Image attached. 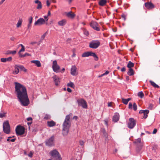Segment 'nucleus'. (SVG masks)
Masks as SVG:
<instances>
[{
    "instance_id": "f257e3e1",
    "label": "nucleus",
    "mask_w": 160,
    "mask_h": 160,
    "mask_svg": "<svg viewBox=\"0 0 160 160\" xmlns=\"http://www.w3.org/2000/svg\"><path fill=\"white\" fill-rule=\"evenodd\" d=\"M14 84L15 93L18 101L23 106H28L29 104V100L26 87L18 82H15Z\"/></svg>"
},
{
    "instance_id": "f03ea898",
    "label": "nucleus",
    "mask_w": 160,
    "mask_h": 160,
    "mask_svg": "<svg viewBox=\"0 0 160 160\" xmlns=\"http://www.w3.org/2000/svg\"><path fill=\"white\" fill-rule=\"evenodd\" d=\"M72 116V114L71 113L67 115L63 122L62 124V134L64 136L67 135L68 133L71 125L70 118Z\"/></svg>"
},
{
    "instance_id": "7ed1b4c3",
    "label": "nucleus",
    "mask_w": 160,
    "mask_h": 160,
    "mask_svg": "<svg viewBox=\"0 0 160 160\" xmlns=\"http://www.w3.org/2000/svg\"><path fill=\"white\" fill-rule=\"evenodd\" d=\"M49 154L51 156L52 158H54V160H61L62 159L58 152L56 149L51 151Z\"/></svg>"
},
{
    "instance_id": "20e7f679",
    "label": "nucleus",
    "mask_w": 160,
    "mask_h": 160,
    "mask_svg": "<svg viewBox=\"0 0 160 160\" xmlns=\"http://www.w3.org/2000/svg\"><path fill=\"white\" fill-rule=\"evenodd\" d=\"M89 56H92L94 58V60L95 61H98V58L94 52H87L83 53L82 55V57H88Z\"/></svg>"
},
{
    "instance_id": "39448f33",
    "label": "nucleus",
    "mask_w": 160,
    "mask_h": 160,
    "mask_svg": "<svg viewBox=\"0 0 160 160\" xmlns=\"http://www.w3.org/2000/svg\"><path fill=\"white\" fill-rule=\"evenodd\" d=\"M16 134L18 135H23L25 132L24 128L21 126H18L15 129Z\"/></svg>"
},
{
    "instance_id": "423d86ee",
    "label": "nucleus",
    "mask_w": 160,
    "mask_h": 160,
    "mask_svg": "<svg viewBox=\"0 0 160 160\" xmlns=\"http://www.w3.org/2000/svg\"><path fill=\"white\" fill-rule=\"evenodd\" d=\"M3 130L6 134H9L10 132V125L8 121L4 122L3 124Z\"/></svg>"
},
{
    "instance_id": "0eeeda50",
    "label": "nucleus",
    "mask_w": 160,
    "mask_h": 160,
    "mask_svg": "<svg viewBox=\"0 0 160 160\" xmlns=\"http://www.w3.org/2000/svg\"><path fill=\"white\" fill-rule=\"evenodd\" d=\"M52 68L53 71L57 73L60 72V67L58 64L56 60L53 62Z\"/></svg>"
},
{
    "instance_id": "6e6552de",
    "label": "nucleus",
    "mask_w": 160,
    "mask_h": 160,
    "mask_svg": "<svg viewBox=\"0 0 160 160\" xmlns=\"http://www.w3.org/2000/svg\"><path fill=\"white\" fill-rule=\"evenodd\" d=\"M100 45V42L98 41H93L90 43L89 46L91 48H97Z\"/></svg>"
},
{
    "instance_id": "1a4fd4ad",
    "label": "nucleus",
    "mask_w": 160,
    "mask_h": 160,
    "mask_svg": "<svg viewBox=\"0 0 160 160\" xmlns=\"http://www.w3.org/2000/svg\"><path fill=\"white\" fill-rule=\"evenodd\" d=\"M78 105L81 106L84 108H87V103L83 99H80L77 100Z\"/></svg>"
},
{
    "instance_id": "9d476101",
    "label": "nucleus",
    "mask_w": 160,
    "mask_h": 160,
    "mask_svg": "<svg viewBox=\"0 0 160 160\" xmlns=\"http://www.w3.org/2000/svg\"><path fill=\"white\" fill-rule=\"evenodd\" d=\"M136 125L135 120L132 118H130L129 119V121L128 123V127L130 129L133 128Z\"/></svg>"
},
{
    "instance_id": "9b49d317",
    "label": "nucleus",
    "mask_w": 160,
    "mask_h": 160,
    "mask_svg": "<svg viewBox=\"0 0 160 160\" xmlns=\"http://www.w3.org/2000/svg\"><path fill=\"white\" fill-rule=\"evenodd\" d=\"M90 26L94 29L97 31H99L100 29L99 28V25L96 22L92 21L90 24Z\"/></svg>"
},
{
    "instance_id": "f8f14e48",
    "label": "nucleus",
    "mask_w": 160,
    "mask_h": 160,
    "mask_svg": "<svg viewBox=\"0 0 160 160\" xmlns=\"http://www.w3.org/2000/svg\"><path fill=\"white\" fill-rule=\"evenodd\" d=\"M45 22V21L43 18H40L35 22L34 24L35 26H40L44 24Z\"/></svg>"
},
{
    "instance_id": "ddd939ff",
    "label": "nucleus",
    "mask_w": 160,
    "mask_h": 160,
    "mask_svg": "<svg viewBox=\"0 0 160 160\" xmlns=\"http://www.w3.org/2000/svg\"><path fill=\"white\" fill-rule=\"evenodd\" d=\"M71 74L73 76H76L78 74L77 68L75 66H72L71 69Z\"/></svg>"
},
{
    "instance_id": "4468645a",
    "label": "nucleus",
    "mask_w": 160,
    "mask_h": 160,
    "mask_svg": "<svg viewBox=\"0 0 160 160\" xmlns=\"http://www.w3.org/2000/svg\"><path fill=\"white\" fill-rule=\"evenodd\" d=\"M56 86H58L60 83V79L57 75H54L52 77Z\"/></svg>"
},
{
    "instance_id": "2eb2a0df",
    "label": "nucleus",
    "mask_w": 160,
    "mask_h": 160,
    "mask_svg": "<svg viewBox=\"0 0 160 160\" xmlns=\"http://www.w3.org/2000/svg\"><path fill=\"white\" fill-rule=\"evenodd\" d=\"M144 4L145 7L148 9H151L154 8V5L151 2H147Z\"/></svg>"
},
{
    "instance_id": "dca6fc26",
    "label": "nucleus",
    "mask_w": 160,
    "mask_h": 160,
    "mask_svg": "<svg viewBox=\"0 0 160 160\" xmlns=\"http://www.w3.org/2000/svg\"><path fill=\"white\" fill-rule=\"evenodd\" d=\"M149 112V111L148 110H141L139 112V113L142 114L143 115V118H146L148 117V114Z\"/></svg>"
},
{
    "instance_id": "f3484780",
    "label": "nucleus",
    "mask_w": 160,
    "mask_h": 160,
    "mask_svg": "<svg viewBox=\"0 0 160 160\" xmlns=\"http://www.w3.org/2000/svg\"><path fill=\"white\" fill-rule=\"evenodd\" d=\"M54 139L53 137H51L49 139L46 141V144L49 146L52 145L53 143Z\"/></svg>"
},
{
    "instance_id": "a211bd4d",
    "label": "nucleus",
    "mask_w": 160,
    "mask_h": 160,
    "mask_svg": "<svg viewBox=\"0 0 160 160\" xmlns=\"http://www.w3.org/2000/svg\"><path fill=\"white\" fill-rule=\"evenodd\" d=\"M66 14L67 17L71 19L74 18L76 16L75 14L72 12H66Z\"/></svg>"
},
{
    "instance_id": "6ab92c4d",
    "label": "nucleus",
    "mask_w": 160,
    "mask_h": 160,
    "mask_svg": "<svg viewBox=\"0 0 160 160\" xmlns=\"http://www.w3.org/2000/svg\"><path fill=\"white\" fill-rule=\"evenodd\" d=\"M119 115L118 113H116L113 117V121L114 122H116L118 121L119 119Z\"/></svg>"
},
{
    "instance_id": "aec40b11",
    "label": "nucleus",
    "mask_w": 160,
    "mask_h": 160,
    "mask_svg": "<svg viewBox=\"0 0 160 160\" xmlns=\"http://www.w3.org/2000/svg\"><path fill=\"white\" fill-rule=\"evenodd\" d=\"M12 59V58L11 57H9L8 58H1V61L3 62H5L7 61H10Z\"/></svg>"
},
{
    "instance_id": "412c9836",
    "label": "nucleus",
    "mask_w": 160,
    "mask_h": 160,
    "mask_svg": "<svg viewBox=\"0 0 160 160\" xmlns=\"http://www.w3.org/2000/svg\"><path fill=\"white\" fill-rule=\"evenodd\" d=\"M67 23V20L65 19H62L58 22V24L60 26L65 25Z\"/></svg>"
},
{
    "instance_id": "4be33fe9",
    "label": "nucleus",
    "mask_w": 160,
    "mask_h": 160,
    "mask_svg": "<svg viewBox=\"0 0 160 160\" xmlns=\"http://www.w3.org/2000/svg\"><path fill=\"white\" fill-rule=\"evenodd\" d=\"M31 62L35 64L37 67H40L41 66L40 61L38 60H32L31 61Z\"/></svg>"
},
{
    "instance_id": "5701e85b",
    "label": "nucleus",
    "mask_w": 160,
    "mask_h": 160,
    "mask_svg": "<svg viewBox=\"0 0 160 160\" xmlns=\"http://www.w3.org/2000/svg\"><path fill=\"white\" fill-rule=\"evenodd\" d=\"M107 2V0H99L98 2V3L100 6H103L106 4Z\"/></svg>"
},
{
    "instance_id": "b1692460",
    "label": "nucleus",
    "mask_w": 160,
    "mask_h": 160,
    "mask_svg": "<svg viewBox=\"0 0 160 160\" xmlns=\"http://www.w3.org/2000/svg\"><path fill=\"white\" fill-rule=\"evenodd\" d=\"M55 125L56 122L52 120L47 122V125L49 127H52Z\"/></svg>"
},
{
    "instance_id": "393cba45",
    "label": "nucleus",
    "mask_w": 160,
    "mask_h": 160,
    "mask_svg": "<svg viewBox=\"0 0 160 160\" xmlns=\"http://www.w3.org/2000/svg\"><path fill=\"white\" fill-rule=\"evenodd\" d=\"M36 3L38 4V6L37 7V9H41L42 8V5L40 1L38 0H36L35 1Z\"/></svg>"
},
{
    "instance_id": "a878e982",
    "label": "nucleus",
    "mask_w": 160,
    "mask_h": 160,
    "mask_svg": "<svg viewBox=\"0 0 160 160\" xmlns=\"http://www.w3.org/2000/svg\"><path fill=\"white\" fill-rule=\"evenodd\" d=\"M19 68L18 67V65H15L14 67V69L13 71V73L14 74H17L19 72Z\"/></svg>"
},
{
    "instance_id": "bb28decb",
    "label": "nucleus",
    "mask_w": 160,
    "mask_h": 160,
    "mask_svg": "<svg viewBox=\"0 0 160 160\" xmlns=\"http://www.w3.org/2000/svg\"><path fill=\"white\" fill-rule=\"evenodd\" d=\"M149 82L151 85L155 88H159V86L156 84L154 82L151 80H150L149 81Z\"/></svg>"
},
{
    "instance_id": "cd10ccee",
    "label": "nucleus",
    "mask_w": 160,
    "mask_h": 160,
    "mask_svg": "<svg viewBox=\"0 0 160 160\" xmlns=\"http://www.w3.org/2000/svg\"><path fill=\"white\" fill-rule=\"evenodd\" d=\"M131 100V99L130 98H128L127 99L122 98V102L125 104H127L128 102Z\"/></svg>"
},
{
    "instance_id": "c85d7f7f",
    "label": "nucleus",
    "mask_w": 160,
    "mask_h": 160,
    "mask_svg": "<svg viewBox=\"0 0 160 160\" xmlns=\"http://www.w3.org/2000/svg\"><path fill=\"white\" fill-rule=\"evenodd\" d=\"M22 19H19L18 21L17 24V28H19V27H20L22 25Z\"/></svg>"
},
{
    "instance_id": "c756f323",
    "label": "nucleus",
    "mask_w": 160,
    "mask_h": 160,
    "mask_svg": "<svg viewBox=\"0 0 160 160\" xmlns=\"http://www.w3.org/2000/svg\"><path fill=\"white\" fill-rule=\"evenodd\" d=\"M134 63L131 61H129L128 65L127 67L129 68H131L133 67Z\"/></svg>"
},
{
    "instance_id": "7c9ffc66",
    "label": "nucleus",
    "mask_w": 160,
    "mask_h": 160,
    "mask_svg": "<svg viewBox=\"0 0 160 160\" xmlns=\"http://www.w3.org/2000/svg\"><path fill=\"white\" fill-rule=\"evenodd\" d=\"M128 74L130 76L133 75L134 74V71L133 69L132 68L129 69V70L128 72Z\"/></svg>"
},
{
    "instance_id": "2f4dec72",
    "label": "nucleus",
    "mask_w": 160,
    "mask_h": 160,
    "mask_svg": "<svg viewBox=\"0 0 160 160\" xmlns=\"http://www.w3.org/2000/svg\"><path fill=\"white\" fill-rule=\"evenodd\" d=\"M19 68L22 71H23L25 72L27 71V70L23 67V66L21 65H18Z\"/></svg>"
},
{
    "instance_id": "473e14b6",
    "label": "nucleus",
    "mask_w": 160,
    "mask_h": 160,
    "mask_svg": "<svg viewBox=\"0 0 160 160\" xmlns=\"http://www.w3.org/2000/svg\"><path fill=\"white\" fill-rule=\"evenodd\" d=\"M19 46H21L22 47V48L20 50L19 52V54H21L20 53L22 52H24L25 51V48L24 46L22 44H20Z\"/></svg>"
},
{
    "instance_id": "72a5a7b5",
    "label": "nucleus",
    "mask_w": 160,
    "mask_h": 160,
    "mask_svg": "<svg viewBox=\"0 0 160 160\" xmlns=\"http://www.w3.org/2000/svg\"><path fill=\"white\" fill-rule=\"evenodd\" d=\"M138 96L140 98H143L144 96V94L143 92L141 91L139 92L138 94Z\"/></svg>"
},
{
    "instance_id": "f704fd0d",
    "label": "nucleus",
    "mask_w": 160,
    "mask_h": 160,
    "mask_svg": "<svg viewBox=\"0 0 160 160\" xmlns=\"http://www.w3.org/2000/svg\"><path fill=\"white\" fill-rule=\"evenodd\" d=\"M51 116L49 115L46 114L45 115V116L44 117V119L46 120H48L50 119Z\"/></svg>"
},
{
    "instance_id": "c9c22d12",
    "label": "nucleus",
    "mask_w": 160,
    "mask_h": 160,
    "mask_svg": "<svg viewBox=\"0 0 160 160\" xmlns=\"http://www.w3.org/2000/svg\"><path fill=\"white\" fill-rule=\"evenodd\" d=\"M48 34V32H46L44 34H43L41 37V40H43L45 36Z\"/></svg>"
},
{
    "instance_id": "e433bc0d",
    "label": "nucleus",
    "mask_w": 160,
    "mask_h": 160,
    "mask_svg": "<svg viewBox=\"0 0 160 160\" xmlns=\"http://www.w3.org/2000/svg\"><path fill=\"white\" fill-rule=\"evenodd\" d=\"M67 86H68L70 87L71 88H74V84L73 82H70V83H68L67 84Z\"/></svg>"
},
{
    "instance_id": "4c0bfd02",
    "label": "nucleus",
    "mask_w": 160,
    "mask_h": 160,
    "mask_svg": "<svg viewBox=\"0 0 160 160\" xmlns=\"http://www.w3.org/2000/svg\"><path fill=\"white\" fill-rule=\"evenodd\" d=\"M16 53V51H8V54H15Z\"/></svg>"
},
{
    "instance_id": "58836bf2",
    "label": "nucleus",
    "mask_w": 160,
    "mask_h": 160,
    "mask_svg": "<svg viewBox=\"0 0 160 160\" xmlns=\"http://www.w3.org/2000/svg\"><path fill=\"white\" fill-rule=\"evenodd\" d=\"M30 55V54L27 53H26L24 54H20V56L21 57H25L26 56H29Z\"/></svg>"
},
{
    "instance_id": "ea45409f",
    "label": "nucleus",
    "mask_w": 160,
    "mask_h": 160,
    "mask_svg": "<svg viewBox=\"0 0 160 160\" xmlns=\"http://www.w3.org/2000/svg\"><path fill=\"white\" fill-rule=\"evenodd\" d=\"M133 108L134 111H136L137 109V106L135 103H134L133 105Z\"/></svg>"
},
{
    "instance_id": "a19ab883",
    "label": "nucleus",
    "mask_w": 160,
    "mask_h": 160,
    "mask_svg": "<svg viewBox=\"0 0 160 160\" xmlns=\"http://www.w3.org/2000/svg\"><path fill=\"white\" fill-rule=\"evenodd\" d=\"M33 18L32 17H30L28 19L29 23L32 24V22Z\"/></svg>"
},
{
    "instance_id": "79ce46f5",
    "label": "nucleus",
    "mask_w": 160,
    "mask_h": 160,
    "mask_svg": "<svg viewBox=\"0 0 160 160\" xmlns=\"http://www.w3.org/2000/svg\"><path fill=\"white\" fill-rule=\"evenodd\" d=\"M141 141V139L140 138H139L137 139L135 141V142L136 143H140Z\"/></svg>"
},
{
    "instance_id": "37998d69",
    "label": "nucleus",
    "mask_w": 160,
    "mask_h": 160,
    "mask_svg": "<svg viewBox=\"0 0 160 160\" xmlns=\"http://www.w3.org/2000/svg\"><path fill=\"white\" fill-rule=\"evenodd\" d=\"M84 142L82 140H81L79 141V143L81 146L84 145Z\"/></svg>"
},
{
    "instance_id": "c03bdc74",
    "label": "nucleus",
    "mask_w": 160,
    "mask_h": 160,
    "mask_svg": "<svg viewBox=\"0 0 160 160\" xmlns=\"http://www.w3.org/2000/svg\"><path fill=\"white\" fill-rule=\"evenodd\" d=\"M121 17L123 18L124 21H125L126 19V15L124 14H122V15Z\"/></svg>"
},
{
    "instance_id": "a18cd8bd",
    "label": "nucleus",
    "mask_w": 160,
    "mask_h": 160,
    "mask_svg": "<svg viewBox=\"0 0 160 160\" xmlns=\"http://www.w3.org/2000/svg\"><path fill=\"white\" fill-rule=\"evenodd\" d=\"M33 154V153L32 152H30L28 154V156L30 157H32Z\"/></svg>"
},
{
    "instance_id": "49530a36",
    "label": "nucleus",
    "mask_w": 160,
    "mask_h": 160,
    "mask_svg": "<svg viewBox=\"0 0 160 160\" xmlns=\"http://www.w3.org/2000/svg\"><path fill=\"white\" fill-rule=\"evenodd\" d=\"M27 119L28 121H30L31 122H32V118L31 117H29L27 118Z\"/></svg>"
},
{
    "instance_id": "de8ad7c7",
    "label": "nucleus",
    "mask_w": 160,
    "mask_h": 160,
    "mask_svg": "<svg viewBox=\"0 0 160 160\" xmlns=\"http://www.w3.org/2000/svg\"><path fill=\"white\" fill-rule=\"evenodd\" d=\"M105 124L107 126L108 125V119H106L104 121Z\"/></svg>"
},
{
    "instance_id": "09e8293b",
    "label": "nucleus",
    "mask_w": 160,
    "mask_h": 160,
    "mask_svg": "<svg viewBox=\"0 0 160 160\" xmlns=\"http://www.w3.org/2000/svg\"><path fill=\"white\" fill-rule=\"evenodd\" d=\"M109 73V72L107 71L104 73L102 74V76H104L108 74Z\"/></svg>"
},
{
    "instance_id": "8fccbe9b",
    "label": "nucleus",
    "mask_w": 160,
    "mask_h": 160,
    "mask_svg": "<svg viewBox=\"0 0 160 160\" xmlns=\"http://www.w3.org/2000/svg\"><path fill=\"white\" fill-rule=\"evenodd\" d=\"M47 5L48 6H49L50 4V3L49 0H47Z\"/></svg>"
},
{
    "instance_id": "3c124183",
    "label": "nucleus",
    "mask_w": 160,
    "mask_h": 160,
    "mask_svg": "<svg viewBox=\"0 0 160 160\" xmlns=\"http://www.w3.org/2000/svg\"><path fill=\"white\" fill-rule=\"evenodd\" d=\"M48 15L47 16H44V18H45L44 20H45V22L47 21L48 20Z\"/></svg>"
},
{
    "instance_id": "603ef678",
    "label": "nucleus",
    "mask_w": 160,
    "mask_h": 160,
    "mask_svg": "<svg viewBox=\"0 0 160 160\" xmlns=\"http://www.w3.org/2000/svg\"><path fill=\"white\" fill-rule=\"evenodd\" d=\"M157 131V129H156V128H155L154 129L153 131V132H152V133L153 134H155L156 133Z\"/></svg>"
},
{
    "instance_id": "864d4df0",
    "label": "nucleus",
    "mask_w": 160,
    "mask_h": 160,
    "mask_svg": "<svg viewBox=\"0 0 160 160\" xmlns=\"http://www.w3.org/2000/svg\"><path fill=\"white\" fill-rule=\"evenodd\" d=\"M37 43V42H31L30 43V44L31 45H34L35 44H36Z\"/></svg>"
},
{
    "instance_id": "5fc2aeb1",
    "label": "nucleus",
    "mask_w": 160,
    "mask_h": 160,
    "mask_svg": "<svg viewBox=\"0 0 160 160\" xmlns=\"http://www.w3.org/2000/svg\"><path fill=\"white\" fill-rule=\"evenodd\" d=\"M4 113H0V117L2 118L5 116Z\"/></svg>"
},
{
    "instance_id": "6e6d98bb",
    "label": "nucleus",
    "mask_w": 160,
    "mask_h": 160,
    "mask_svg": "<svg viewBox=\"0 0 160 160\" xmlns=\"http://www.w3.org/2000/svg\"><path fill=\"white\" fill-rule=\"evenodd\" d=\"M84 33L86 35H88L89 34V33L88 31H85L84 32Z\"/></svg>"
},
{
    "instance_id": "4d7b16f0",
    "label": "nucleus",
    "mask_w": 160,
    "mask_h": 160,
    "mask_svg": "<svg viewBox=\"0 0 160 160\" xmlns=\"http://www.w3.org/2000/svg\"><path fill=\"white\" fill-rule=\"evenodd\" d=\"M132 104L130 103H129V105H128V107H129V108H132Z\"/></svg>"
},
{
    "instance_id": "13d9d810",
    "label": "nucleus",
    "mask_w": 160,
    "mask_h": 160,
    "mask_svg": "<svg viewBox=\"0 0 160 160\" xmlns=\"http://www.w3.org/2000/svg\"><path fill=\"white\" fill-rule=\"evenodd\" d=\"M103 134L104 135V136L106 138H107L108 136V135L107 134V133L105 132V131L104 132V133H103Z\"/></svg>"
},
{
    "instance_id": "bf43d9fd",
    "label": "nucleus",
    "mask_w": 160,
    "mask_h": 160,
    "mask_svg": "<svg viewBox=\"0 0 160 160\" xmlns=\"http://www.w3.org/2000/svg\"><path fill=\"white\" fill-rule=\"evenodd\" d=\"M67 91L69 92H71L72 91V90L69 88H68L67 89Z\"/></svg>"
},
{
    "instance_id": "052dcab7",
    "label": "nucleus",
    "mask_w": 160,
    "mask_h": 160,
    "mask_svg": "<svg viewBox=\"0 0 160 160\" xmlns=\"http://www.w3.org/2000/svg\"><path fill=\"white\" fill-rule=\"evenodd\" d=\"M125 70H126L125 68V67H123V68H122L121 69V71L122 72H124V71H125Z\"/></svg>"
},
{
    "instance_id": "680f3d73",
    "label": "nucleus",
    "mask_w": 160,
    "mask_h": 160,
    "mask_svg": "<svg viewBox=\"0 0 160 160\" xmlns=\"http://www.w3.org/2000/svg\"><path fill=\"white\" fill-rule=\"evenodd\" d=\"M31 26V24L28 23V28H29Z\"/></svg>"
},
{
    "instance_id": "e2e57ef3",
    "label": "nucleus",
    "mask_w": 160,
    "mask_h": 160,
    "mask_svg": "<svg viewBox=\"0 0 160 160\" xmlns=\"http://www.w3.org/2000/svg\"><path fill=\"white\" fill-rule=\"evenodd\" d=\"M5 0H1L0 2V5H1L3 3Z\"/></svg>"
},
{
    "instance_id": "0e129e2a",
    "label": "nucleus",
    "mask_w": 160,
    "mask_h": 160,
    "mask_svg": "<svg viewBox=\"0 0 160 160\" xmlns=\"http://www.w3.org/2000/svg\"><path fill=\"white\" fill-rule=\"evenodd\" d=\"M32 122H28L27 124L29 126V128H30L29 126L31 125V124L32 123Z\"/></svg>"
},
{
    "instance_id": "69168bd1",
    "label": "nucleus",
    "mask_w": 160,
    "mask_h": 160,
    "mask_svg": "<svg viewBox=\"0 0 160 160\" xmlns=\"http://www.w3.org/2000/svg\"><path fill=\"white\" fill-rule=\"evenodd\" d=\"M15 38L14 37H12L10 38V40L12 41H14Z\"/></svg>"
},
{
    "instance_id": "338daca9",
    "label": "nucleus",
    "mask_w": 160,
    "mask_h": 160,
    "mask_svg": "<svg viewBox=\"0 0 160 160\" xmlns=\"http://www.w3.org/2000/svg\"><path fill=\"white\" fill-rule=\"evenodd\" d=\"M78 119V117L77 116H74L73 117V119L77 120Z\"/></svg>"
},
{
    "instance_id": "774afa93",
    "label": "nucleus",
    "mask_w": 160,
    "mask_h": 160,
    "mask_svg": "<svg viewBox=\"0 0 160 160\" xmlns=\"http://www.w3.org/2000/svg\"><path fill=\"white\" fill-rule=\"evenodd\" d=\"M108 105V107H111L112 106V102L109 103Z\"/></svg>"
}]
</instances>
